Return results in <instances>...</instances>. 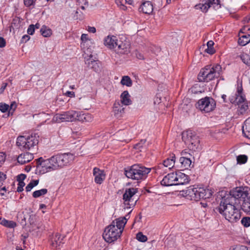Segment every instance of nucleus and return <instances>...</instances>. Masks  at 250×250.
<instances>
[{
  "label": "nucleus",
  "mask_w": 250,
  "mask_h": 250,
  "mask_svg": "<svg viewBox=\"0 0 250 250\" xmlns=\"http://www.w3.org/2000/svg\"><path fill=\"white\" fill-rule=\"evenodd\" d=\"M146 142V140H141L139 143L136 144L134 147L136 149H139L140 148L142 147L143 146V145L145 144Z\"/></svg>",
  "instance_id": "obj_51"
},
{
  "label": "nucleus",
  "mask_w": 250,
  "mask_h": 250,
  "mask_svg": "<svg viewBox=\"0 0 250 250\" xmlns=\"http://www.w3.org/2000/svg\"><path fill=\"white\" fill-rule=\"evenodd\" d=\"M197 84H195L194 86H193L191 88V91H192V92L194 93V94H198L199 93H202V91L201 90L198 91V90H196V88L197 87Z\"/></svg>",
  "instance_id": "obj_56"
},
{
  "label": "nucleus",
  "mask_w": 250,
  "mask_h": 250,
  "mask_svg": "<svg viewBox=\"0 0 250 250\" xmlns=\"http://www.w3.org/2000/svg\"><path fill=\"white\" fill-rule=\"evenodd\" d=\"M88 40L87 34H83L81 36V40L82 41H86Z\"/></svg>",
  "instance_id": "obj_63"
},
{
  "label": "nucleus",
  "mask_w": 250,
  "mask_h": 250,
  "mask_svg": "<svg viewBox=\"0 0 250 250\" xmlns=\"http://www.w3.org/2000/svg\"><path fill=\"white\" fill-rule=\"evenodd\" d=\"M175 156L173 155L171 157V158H167L166 160H164L163 162V165L165 167H167L169 169L172 167L175 163Z\"/></svg>",
  "instance_id": "obj_33"
},
{
  "label": "nucleus",
  "mask_w": 250,
  "mask_h": 250,
  "mask_svg": "<svg viewBox=\"0 0 250 250\" xmlns=\"http://www.w3.org/2000/svg\"><path fill=\"white\" fill-rule=\"evenodd\" d=\"M236 101V104H240L243 103H244L245 100H246L245 98L244 95L243 94H241L240 96L235 95Z\"/></svg>",
  "instance_id": "obj_43"
},
{
  "label": "nucleus",
  "mask_w": 250,
  "mask_h": 250,
  "mask_svg": "<svg viewBox=\"0 0 250 250\" xmlns=\"http://www.w3.org/2000/svg\"><path fill=\"white\" fill-rule=\"evenodd\" d=\"M215 106L216 102L215 100L213 98L208 97H206L199 100L196 104L197 108L206 113L212 111Z\"/></svg>",
  "instance_id": "obj_10"
},
{
  "label": "nucleus",
  "mask_w": 250,
  "mask_h": 250,
  "mask_svg": "<svg viewBox=\"0 0 250 250\" xmlns=\"http://www.w3.org/2000/svg\"><path fill=\"white\" fill-rule=\"evenodd\" d=\"M179 162L181 164V168L183 169H188L191 165L192 161L190 158L180 157Z\"/></svg>",
  "instance_id": "obj_30"
},
{
  "label": "nucleus",
  "mask_w": 250,
  "mask_h": 250,
  "mask_svg": "<svg viewBox=\"0 0 250 250\" xmlns=\"http://www.w3.org/2000/svg\"><path fill=\"white\" fill-rule=\"evenodd\" d=\"M241 224L245 227H248L250 226V217H244L241 220Z\"/></svg>",
  "instance_id": "obj_42"
},
{
  "label": "nucleus",
  "mask_w": 250,
  "mask_h": 250,
  "mask_svg": "<svg viewBox=\"0 0 250 250\" xmlns=\"http://www.w3.org/2000/svg\"><path fill=\"white\" fill-rule=\"evenodd\" d=\"M250 188L248 187H238L230 190L229 194L224 196L219 206L226 207L232 206L239 207L240 200L249 195Z\"/></svg>",
  "instance_id": "obj_2"
},
{
  "label": "nucleus",
  "mask_w": 250,
  "mask_h": 250,
  "mask_svg": "<svg viewBox=\"0 0 250 250\" xmlns=\"http://www.w3.org/2000/svg\"><path fill=\"white\" fill-rule=\"evenodd\" d=\"M64 236L61 237L60 234L56 233L55 235H52L50 238L51 245L53 248L59 249L61 244L64 243L62 242Z\"/></svg>",
  "instance_id": "obj_20"
},
{
  "label": "nucleus",
  "mask_w": 250,
  "mask_h": 250,
  "mask_svg": "<svg viewBox=\"0 0 250 250\" xmlns=\"http://www.w3.org/2000/svg\"><path fill=\"white\" fill-rule=\"evenodd\" d=\"M35 26L34 24H30L27 29V33L29 35H32L35 32Z\"/></svg>",
  "instance_id": "obj_48"
},
{
  "label": "nucleus",
  "mask_w": 250,
  "mask_h": 250,
  "mask_svg": "<svg viewBox=\"0 0 250 250\" xmlns=\"http://www.w3.org/2000/svg\"><path fill=\"white\" fill-rule=\"evenodd\" d=\"M76 117H78L77 111L71 110L61 114H56L52 120L56 123L73 122L76 121Z\"/></svg>",
  "instance_id": "obj_11"
},
{
  "label": "nucleus",
  "mask_w": 250,
  "mask_h": 250,
  "mask_svg": "<svg viewBox=\"0 0 250 250\" xmlns=\"http://www.w3.org/2000/svg\"><path fill=\"white\" fill-rule=\"evenodd\" d=\"M139 10L145 14H150L153 10V7L150 1H146L140 6Z\"/></svg>",
  "instance_id": "obj_24"
},
{
  "label": "nucleus",
  "mask_w": 250,
  "mask_h": 250,
  "mask_svg": "<svg viewBox=\"0 0 250 250\" xmlns=\"http://www.w3.org/2000/svg\"><path fill=\"white\" fill-rule=\"evenodd\" d=\"M176 173L172 172L166 175L161 181V184L164 186H172L177 185L176 184Z\"/></svg>",
  "instance_id": "obj_17"
},
{
  "label": "nucleus",
  "mask_w": 250,
  "mask_h": 250,
  "mask_svg": "<svg viewBox=\"0 0 250 250\" xmlns=\"http://www.w3.org/2000/svg\"><path fill=\"white\" fill-rule=\"evenodd\" d=\"M121 103L125 105H128L131 104V101L130 99V95L127 91H124L121 95Z\"/></svg>",
  "instance_id": "obj_31"
},
{
  "label": "nucleus",
  "mask_w": 250,
  "mask_h": 250,
  "mask_svg": "<svg viewBox=\"0 0 250 250\" xmlns=\"http://www.w3.org/2000/svg\"><path fill=\"white\" fill-rule=\"evenodd\" d=\"M116 37L107 36L104 40V44L105 46L110 49H114L117 45V42H118Z\"/></svg>",
  "instance_id": "obj_22"
},
{
  "label": "nucleus",
  "mask_w": 250,
  "mask_h": 250,
  "mask_svg": "<svg viewBox=\"0 0 250 250\" xmlns=\"http://www.w3.org/2000/svg\"><path fill=\"white\" fill-rule=\"evenodd\" d=\"M150 170L141 164H134L125 168L124 174L128 178L139 181L146 179Z\"/></svg>",
  "instance_id": "obj_3"
},
{
  "label": "nucleus",
  "mask_w": 250,
  "mask_h": 250,
  "mask_svg": "<svg viewBox=\"0 0 250 250\" xmlns=\"http://www.w3.org/2000/svg\"><path fill=\"white\" fill-rule=\"evenodd\" d=\"M75 156L71 153H58L50 158L44 160L40 157L36 160L37 167L42 173L63 168L70 165Z\"/></svg>",
  "instance_id": "obj_1"
},
{
  "label": "nucleus",
  "mask_w": 250,
  "mask_h": 250,
  "mask_svg": "<svg viewBox=\"0 0 250 250\" xmlns=\"http://www.w3.org/2000/svg\"><path fill=\"white\" fill-rule=\"evenodd\" d=\"M36 0H23L24 5L27 7H29L35 4Z\"/></svg>",
  "instance_id": "obj_49"
},
{
  "label": "nucleus",
  "mask_w": 250,
  "mask_h": 250,
  "mask_svg": "<svg viewBox=\"0 0 250 250\" xmlns=\"http://www.w3.org/2000/svg\"><path fill=\"white\" fill-rule=\"evenodd\" d=\"M65 95L69 97H75V93L73 91H67L65 93Z\"/></svg>",
  "instance_id": "obj_57"
},
{
  "label": "nucleus",
  "mask_w": 250,
  "mask_h": 250,
  "mask_svg": "<svg viewBox=\"0 0 250 250\" xmlns=\"http://www.w3.org/2000/svg\"><path fill=\"white\" fill-rule=\"evenodd\" d=\"M36 136H20L17 139V145L22 151H27L33 148L38 144Z\"/></svg>",
  "instance_id": "obj_7"
},
{
  "label": "nucleus",
  "mask_w": 250,
  "mask_h": 250,
  "mask_svg": "<svg viewBox=\"0 0 250 250\" xmlns=\"http://www.w3.org/2000/svg\"><path fill=\"white\" fill-rule=\"evenodd\" d=\"M0 224L9 228H14L17 226V224L15 222L13 221H9L5 219L1 220Z\"/></svg>",
  "instance_id": "obj_34"
},
{
  "label": "nucleus",
  "mask_w": 250,
  "mask_h": 250,
  "mask_svg": "<svg viewBox=\"0 0 250 250\" xmlns=\"http://www.w3.org/2000/svg\"><path fill=\"white\" fill-rule=\"evenodd\" d=\"M182 139L183 141L188 146V147L190 150L196 151L201 149L199 136L191 130L183 132Z\"/></svg>",
  "instance_id": "obj_6"
},
{
  "label": "nucleus",
  "mask_w": 250,
  "mask_h": 250,
  "mask_svg": "<svg viewBox=\"0 0 250 250\" xmlns=\"http://www.w3.org/2000/svg\"><path fill=\"white\" fill-rule=\"evenodd\" d=\"M9 108V105L5 103H0V110L4 113L6 112Z\"/></svg>",
  "instance_id": "obj_45"
},
{
  "label": "nucleus",
  "mask_w": 250,
  "mask_h": 250,
  "mask_svg": "<svg viewBox=\"0 0 250 250\" xmlns=\"http://www.w3.org/2000/svg\"><path fill=\"white\" fill-rule=\"evenodd\" d=\"M17 218L19 220L21 219V220L19 221L20 222V224H21V226H24L26 225V215L23 214V213L19 214L17 216Z\"/></svg>",
  "instance_id": "obj_40"
},
{
  "label": "nucleus",
  "mask_w": 250,
  "mask_h": 250,
  "mask_svg": "<svg viewBox=\"0 0 250 250\" xmlns=\"http://www.w3.org/2000/svg\"><path fill=\"white\" fill-rule=\"evenodd\" d=\"M30 39V37L29 35H24L22 36L21 40V43H24L27 42L29 39Z\"/></svg>",
  "instance_id": "obj_53"
},
{
  "label": "nucleus",
  "mask_w": 250,
  "mask_h": 250,
  "mask_svg": "<svg viewBox=\"0 0 250 250\" xmlns=\"http://www.w3.org/2000/svg\"><path fill=\"white\" fill-rule=\"evenodd\" d=\"M40 32L44 37H50L52 33L51 29L45 25L42 26L40 29Z\"/></svg>",
  "instance_id": "obj_32"
},
{
  "label": "nucleus",
  "mask_w": 250,
  "mask_h": 250,
  "mask_svg": "<svg viewBox=\"0 0 250 250\" xmlns=\"http://www.w3.org/2000/svg\"><path fill=\"white\" fill-rule=\"evenodd\" d=\"M181 157H186V158H190L192 155L189 153L186 150H184L181 152Z\"/></svg>",
  "instance_id": "obj_50"
},
{
  "label": "nucleus",
  "mask_w": 250,
  "mask_h": 250,
  "mask_svg": "<svg viewBox=\"0 0 250 250\" xmlns=\"http://www.w3.org/2000/svg\"><path fill=\"white\" fill-rule=\"evenodd\" d=\"M76 1L80 3L83 4L84 5H88L87 0H76Z\"/></svg>",
  "instance_id": "obj_61"
},
{
  "label": "nucleus",
  "mask_w": 250,
  "mask_h": 250,
  "mask_svg": "<svg viewBox=\"0 0 250 250\" xmlns=\"http://www.w3.org/2000/svg\"><path fill=\"white\" fill-rule=\"evenodd\" d=\"M6 179V174L0 171V182L3 181Z\"/></svg>",
  "instance_id": "obj_59"
},
{
  "label": "nucleus",
  "mask_w": 250,
  "mask_h": 250,
  "mask_svg": "<svg viewBox=\"0 0 250 250\" xmlns=\"http://www.w3.org/2000/svg\"><path fill=\"white\" fill-rule=\"evenodd\" d=\"M222 74V68L220 64L207 65L201 69L198 78H221Z\"/></svg>",
  "instance_id": "obj_5"
},
{
  "label": "nucleus",
  "mask_w": 250,
  "mask_h": 250,
  "mask_svg": "<svg viewBox=\"0 0 250 250\" xmlns=\"http://www.w3.org/2000/svg\"><path fill=\"white\" fill-rule=\"evenodd\" d=\"M9 107H10V110H13V111H14L17 107L16 103L15 102H12L10 106H9Z\"/></svg>",
  "instance_id": "obj_58"
},
{
  "label": "nucleus",
  "mask_w": 250,
  "mask_h": 250,
  "mask_svg": "<svg viewBox=\"0 0 250 250\" xmlns=\"http://www.w3.org/2000/svg\"><path fill=\"white\" fill-rule=\"evenodd\" d=\"M93 174L94 176V181L97 184H101L105 178V174L104 170L98 167L93 168Z\"/></svg>",
  "instance_id": "obj_19"
},
{
  "label": "nucleus",
  "mask_w": 250,
  "mask_h": 250,
  "mask_svg": "<svg viewBox=\"0 0 250 250\" xmlns=\"http://www.w3.org/2000/svg\"><path fill=\"white\" fill-rule=\"evenodd\" d=\"M29 158H32V155L29 153H26L20 155L17 158V161L19 163L23 165L30 161V160Z\"/></svg>",
  "instance_id": "obj_29"
},
{
  "label": "nucleus",
  "mask_w": 250,
  "mask_h": 250,
  "mask_svg": "<svg viewBox=\"0 0 250 250\" xmlns=\"http://www.w3.org/2000/svg\"><path fill=\"white\" fill-rule=\"evenodd\" d=\"M121 83L127 86H131L132 84L131 79H121Z\"/></svg>",
  "instance_id": "obj_46"
},
{
  "label": "nucleus",
  "mask_w": 250,
  "mask_h": 250,
  "mask_svg": "<svg viewBox=\"0 0 250 250\" xmlns=\"http://www.w3.org/2000/svg\"><path fill=\"white\" fill-rule=\"evenodd\" d=\"M236 160L238 164H244L247 162L248 157L246 155H239L237 156Z\"/></svg>",
  "instance_id": "obj_39"
},
{
  "label": "nucleus",
  "mask_w": 250,
  "mask_h": 250,
  "mask_svg": "<svg viewBox=\"0 0 250 250\" xmlns=\"http://www.w3.org/2000/svg\"><path fill=\"white\" fill-rule=\"evenodd\" d=\"M6 154L4 152H0V166L4 163L5 160Z\"/></svg>",
  "instance_id": "obj_52"
},
{
  "label": "nucleus",
  "mask_w": 250,
  "mask_h": 250,
  "mask_svg": "<svg viewBox=\"0 0 250 250\" xmlns=\"http://www.w3.org/2000/svg\"><path fill=\"white\" fill-rule=\"evenodd\" d=\"M212 6L215 10L221 7L220 0H202L201 2L195 6L196 9H200L203 12H206Z\"/></svg>",
  "instance_id": "obj_12"
},
{
  "label": "nucleus",
  "mask_w": 250,
  "mask_h": 250,
  "mask_svg": "<svg viewBox=\"0 0 250 250\" xmlns=\"http://www.w3.org/2000/svg\"><path fill=\"white\" fill-rule=\"evenodd\" d=\"M250 30L249 27H244L239 33L238 43L241 46H245L250 42V33H245V31Z\"/></svg>",
  "instance_id": "obj_15"
},
{
  "label": "nucleus",
  "mask_w": 250,
  "mask_h": 250,
  "mask_svg": "<svg viewBox=\"0 0 250 250\" xmlns=\"http://www.w3.org/2000/svg\"><path fill=\"white\" fill-rule=\"evenodd\" d=\"M214 42L212 41H209L207 44V48L205 49V52L207 53L212 55L215 53V50L213 48Z\"/></svg>",
  "instance_id": "obj_35"
},
{
  "label": "nucleus",
  "mask_w": 250,
  "mask_h": 250,
  "mask_svg": "<svg viewBox=\"0 0 250 250\" xmlns=\"http://www.w3.org/2000/svg\"><path fill=\"white\" fill-rule=\"evenodd\" d=\"M122 233V230L115 228L114 222H112L110 225L105 228L103 237L107 242L112 243L120 237Z\"/></svg>",
  "instance_id": "obj_8"
},
{
  "label": "nucleus",
  "mask_w": 250,
  "mask_h": 250,
  "mask_svg": "<svg viewBox=\"0 0 250 250\" xmlns=\"http://www.w3.org/2000/svg\"><path fill=\"white\" fill-rule=\"evenodd\" d=\"M230 102L233 104H236V96H232L231 98H229Z\"/></svg>",
  "instance_id": "obj_60"
},
{
  "label": "nucleus",
  "mask_w": 250,
  "mask_h": 250,
  "mask_svg": "<svg viewBox=\"0 0 250 250\" xmlns=\"http://www.w3.org/2000/svg\"><path fill=\"white\" fill-rule=\"evenodd\" d=\"M242 92H243L242 81L241 79L240 82L238 81V86H237V93L235 94V95L240 96V95L243 94Z\"/></svg>",
  "instance_id": "obj_44"
},
{
  "label": "nucleus",
  "mask_w": 250,
  "mask_h": 250,
  "mask_svg": "<svg viewBox=\"0 0 250 250\" xmlns=\"http://www.w3.org/2000/svg\"><path fill=\"white\" fill-rule=\"evenodd\" d=\"M88 32L92 33H94L96 31V29L94 27L88 26Z\"/></svg>",
  "instance_id": "obj_62"
},
{
  "label": "nucleus",
  "mask_w": 250,
  "mask_h": 250,
  "mask_svg": "<svg viewBox=\"0 0 250 250\" xmlns=\"http://www.w3.org/2000/svg\"><path fill=\"white\" fill-rule=\"evenodd\" d=\"M39 180H32L31 182L27 185L25 188V190L27 192L30 191L31 189L35 186H37L39 184Z\"/></svg>",
  "instance_id": "obj_36"
},
{
  "label": "nucleus",
  "mask_w": 250,
  "mask_h": 250,
  "mask_svg": "<svg viewBox=\"0 0 250 250\" xmlns=\"http://www.w3.org/2000/svg\"><path fill=\"white\" fill-rule=\"evenodd\" d=\"M138 191V188H136L126 189L125 192L123 195V199L125 208H130L136 205L138 198H135L134 195Z\"/></svg>",
  "instance_id": "obj_9"
},
{
  "label": "nucleus",
  "mask_w": 250,
  "mask_h": 250,
  "mask_svg": "<svg viewBox=\"0 0 250 250\" xmlns=\"http://www.w3.org/2000/svg\"><path fill=\"white\" fill-rule=\"evenodd\" d=\"M78 117H76V120L82 122H89L92 121L91 115L89 113H82L77 111Z\"/></svg>",
  "instance_id": "obj_26"
},
{
  "label": "nucleus",
  "mask_w": 250,
  "mask_h": 250,
  "mask_svg": "<svg viewBox=\"0 0 250 250\" xmlns=\"http://www.w3.org/2000/svg\"><path fill=\"white\" fill-rule=\"evenodd\" d=\"M243 203L240 205L241 209L246 214L250 215V196L242 199Z\"/></svg>",
  "instance_id": "obj_25"
},
{
  "label": "nucleus",
  "mask_w": 250,
  "mask_h": 250,
  "mask_svg": "<svg viewBox=\"0 0 250 250\" xmlns=\"http://www.w3.org/2000/svg\"><path fill=\"white\" fill-rule=\"evenodd\" d=\"M175 173H176V184H177V185H183L189 182L188 177L185 173L180 172H176Z\"/></svg>",
  "instance_id": "obj_23"
},
{
  "label": "nucleus",
  "mask_w": 250,
  "mask_h": 250,
  "mask_svg": "<svg viewBox=\"0 0 250 250\" xmlns=\"http://www.w3.org/2000/svg\"><path fill=\"white\" fill-rule=\"evenodd\" d=\"M25 183L24 181H20L18 184V188L17 191L18 192H21L23 190V187L25 186Z\"/></svg>",
  "instance_id": "obj_47"
},
{
  "label": "nucleus",
  "mask_w": 250,
  "mask_h": 250,
  "mask_svg": "<svg viewBox=\"0 0 250 250\" xmlns=\"http://www.w3.org/2000/svg\"><path fill=\"white\" fill-rule=\"evenodd\" d=\"M85 63L89 68L96 72H99L101 71V62L98 60L93 59V55L91 54L89 55V58L85 60Z\"/></svg>",
  "instance_id": "obj_14"
},
{
  "label": "nucleus",
  "mask_w": 250,
  "mask_h": 250,
  "mask_svg": "<svg viewBox=\"0 0 250 250\" xmlns=\"http://www.w3.org/2000/svg\"><path fill=\"white\" fill-rule=\"evenodd\" d=\"M240 58L244 63L250 66V55L243 53L240 55Z\"/></svg>",
  "instance_id": "obj_38"
},
{
  "label": "nucleus",
  "mask_w": 250,
  "mask_h": 250,
  "mask_svg": "<svg viewBox=\"0 0 250 250\" xmlns=\"http://www.w3.org/2000/svg\"><path fill=\"white\" fill-rule=\"evenodd\" d=\"M125 108L121 105L119 102H116L114 103L113 106V111L115 115L119 118L122 116V114L124 113Z\"/></svg>",
  "instance_id": "obj_27"
},
{
  "label": "nucleus",
  "mask_w": 250,
  "mask_h": 250,
  "mask_svg": "<svg viewBox=\"0 0 250 250\" xmlns=\"http://www.w3.org/2000/svg\"><path fill=\"white\" fill-rule=\"evenodd\" d=\"M136 239L140 242H145L147 241V237L144 235L142 232H139L136 235Z\"/></svg>",
  "instance_id": "obj_41"
},
{
  "label": "nucleus",
  "mask_w": 250,
  "mask_h": 250,
  "mask_svg": "<svg viewBox=\"0 0 250 250\" xmlns=\"http://www.w3.org/2000/svg\"><path fill=\"white\" fill-rule=\"evenodd\" d=\"M114 50L118 53L127 54L130 52V44L127 42H124L121 40L118 41Z\"/></svg>",
  "instance_id": "obj_16"
},
{
  "label": "nucleus",
  "mask_w": 250,
  "mask_h": 250,
  "mask_svg": "<svg viewBox=\"0 0 250 250\" xmlns=\"http://www.w3.org/2000/svg\"><path fill=\"white\" fill-rule=\"evenodd\" d=\"M198 188L190 186L185 190L180 191V195L187 199L197 201Z\"/></svg>",
  "instance_id": "obj_13"
},
{
  "label": "nucleus",
  "mask_w": 250,
  "mask_h": 250,
  "mask_svg": "<svg viewBox=\"0 0 250 250\" xmlns=\"http://www.w3.org/2000/svg\"><path fill=\"white\" fill-rule=\"evenodd\" d=\"M213 193V192L210 189L198 188L197 201L201 199H210Z\"/></svg>",
  "instance_id": "obj_18"
},
{
  "label": "nucleus",
  "mask_w": 250,
  "mask_h": 250,
  "mask_svg": "<svg viewBox=\"0 0 250 250\" xmlns=\"http://www.w3.org/2000/svg\"><path fill=\"white\" fill-rule=\"evenodd\" d=\"M239 208L232 206L224 207L221 205L216 208L215 210L222 214L226 220L231 223H234L238 221L241 217Z\"/></svg>",
  "instance_id": "obj_4"
},
{
  "label": "nucleus",
  "mask_w": 250,
  "mask_h": 250,
  "mask_svg": "<svg viewBox=\"0 0 250 250\" xmlns=\"http://www.w3.org/2000/svg\"><path fill=\"white\" fill-rule=\"evenodd\" d=\"M242 132L245 137L250 139V117L245 121L244 125L242 127Z\"/></svg>",
  "instance_id": "obj_28"
},
{
  "label": "nucleus",
  "mask_w": 250,
  "mask_h": 250,
  "mask_svg": "<svg viewBox=\"0 0 250 250\" xmlns=\"http://www.w3.org/2000/svg\"><path fill=\"white\" fill-rule=\"evenodd\" d=\"M128 216V214L126 215L124 217H120L115 220H113L112 222H114L115 228L118 229V230L123 231L125 226L126 224L127 219L126 217Z\"/></svg>",
  "instance_id": "obj_21"
},
{
  "label": "nucleus",
  "mask_w": 250,
  "mask_h": 250,
  "mask_svg": "<svg viewBox=\"0 0 250 250\" xmlns=\"http://www.w3.org/2000/svg\"><path fill=\"white\" fill-rule=\"evenodd\" d=\"M26 175L24 174H21L17 176V181L20 182V181H23L26 178Z\"/></svg>",
  "instance_id": "obj_54"
},
{
  "label": "nucleus",
  "mask_w": 250,
  "mask_h": 250,
  "mask_svg": "<svg viewBox=\"0 0 250 250\" xmlns=\"http://www.w3.org/2000/svg\"><path fill=\"white\" fill-rule=\"evenodd\" d=\"M47 193V189L46 188H42L40 190H38L35 191L33 193V197L34 198H37L40 197L42 195H45Z\"/></svg>",
  "instance_id": "obj_37"
},
{
  "label": "nucleus",
  "mask_w": 250,
  "mask_h": 250,
  "mask_svg": "<svg viewBox=\"0 0 250 250\" xmlns=\"http://www.w3.org/2000/svg\"><path fill=\"white\" fill-rule=\"evenodd\" d=\"M6 45L5 40L2 37H0V47H4Z\"/></svg>",
  "instance_id": "obj_55"
},
{
  "label": "nucleus",
  "mask_w": 250,
  "mask_h": 250,
  "mask_svg": "<svg viewBox=\"0 0 250 250\" xmlns=\"http://www.w3.org/2000/svg\"><path fill=\"white\" fill-rule=\"evenodd\" d=\"M241 245H236L231 247L229 250H240Z\"/></svg>",
  "instance_id": "obj_64"
}]
</instances>
